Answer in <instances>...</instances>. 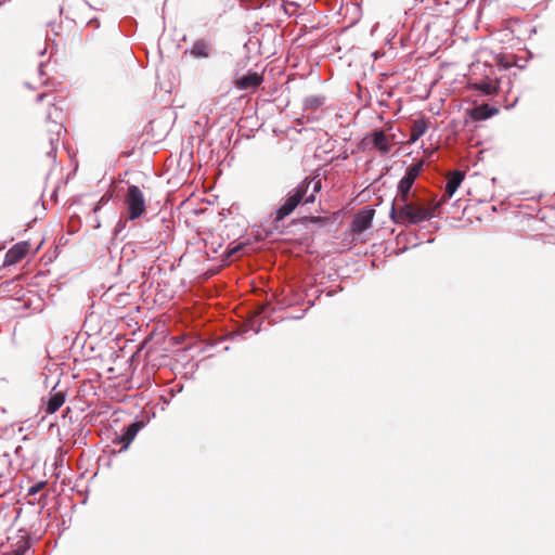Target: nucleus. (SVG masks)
Masks as SVG:
<instances>
[{"label":"nucleus","instance_id":"obj_12","mask_svg":"<svg viewBox=\"0 0 555 555\" xmlns=\"http://www.w3.org/2000/svg\"><path fill=\"white\" fill-rule=\"evenodd\" d=\"M66 393L64 391H54L50 392L49 399L46 405V413L53 414L55 413L65 402Z\"/></svg>","mask_w":555,"mask_h":555},{"label":"nucleus","instance_id":"obj_13","mask_svg":"<svg viewBox=\"0 0 555 555\" xmlns=\"http://www.w3.org/2000/svg\"><path fill=\"white\" fill-rule=\"evenodd\" d=\"M498 113V108L489 106L488 104H481L472 111L470 116L475 120H485L496 115Z\"/></svg>","mask_w":555,"mask_h":555},{"label":"nucleus","instance_id":"obj_20","mask_svg":"<svg viewBox=\"0 0 555 555\" xmlns=\"http://www.w3.org/2000/svg\"><path fill=\"white\" fill-rule=\"evenodd\" d=\"M322 220L321 217H310V221L313 222V223H318Z\"/></svg>","mask_w":555,"mask_h":555},{"label":"nucleus","instance_id":"obj_16","mask_svg":"<svg viewBox=\"0 0 555 555\" xmlns=\"http://www.w3.org/2000/svg\"><path fill=\"white\" fill-rule=\"evenodd\" d=\"M472 88L481 91L486 95H494L499 92V86L489 81L475 82L472 85Z\"/></svg>","mask_w":555,"mask_h":555},{"label":"nucleus","instance_id":"obj_15","mask_svg":"<svg viewBox=\"0 0 555 555\" xmlns=\"http://www.w3.org/2000/svg\"><path fill=\"white\" fill-rule=\"evenodd\" d=\"M423 166H424L423 160H418L416 164H413L412 166H410L406 169L405 175L403 176L402 180L414 184L415 180L417 179V177L420 176V173L423 170Z\"/></svg>","mask_w":555,"mask_h":555},{"label":"nucleus","instance_id":"obj_3","mask_svg":"<svg viewBox=\"0 0 555 555\" xmlns=\"http://www.w3.org/2000/svg\"><path fill=\"white\" fill-rule=\"evenodd\" d=\"M128 218L130 220L139 219L146 210L145 198L142 191L137 185H130L125 196Z\"/></svg>","mask_w":555,"mask_h":555},{"label":"nucleus","instance_id":"obj_18","mask_svg":"<svg viewBox=\"0 0 555 555\" xmlns=\"http://www.w3.org/2000/svg\"><path fill=\"white\" fill-rule=\"evenodd\" d=\"M46 487V481H39L28 489V495H35Z\"/></svg>","mask_w":555,"mask_h":555},{"label":"nucleus","instance_id":"obj_21","mask_svg":"<svg viewBox=\"0 0 555 555\" xmlns=\"http://www.w3.org/2000/svg\"><path fill=\"white\" fill-rule=\"evenodd\" d=\"M313 201H314V196H313V195H311V196H309V197H307V198L305 199V203H311V202H313Z\"/></svg>","mask_w":555,"mask_h":555},{"label":"nucleus","instance_id":"obj_9","mask_svg":"<svg viewBox=\"0 0 555 555\" xmlns=\"http://www.w3.org/2000/svg\"><path fill=\"white\" fill-rule=\"evenodd\" d=\"M412 186V183L401 179L398 184V193L392 202V206L401 205L402 203L417 198L415 192H411Z\"/></svg>","mask_w":555,"mask_h":555},{"label":"nucleus","instance_id":"obj_4","mask_svg":"<svg viewBox=\"0 0 555 555\" xmlns=\"http://www.w3.org/2000/svg\"><path fill=\"white\" fill-rule=\"evenodd\" d=\"M375 210L372 208H363L359 210L352 220L351 231L353 233H362L372 225Z\"/></svg>","mask_w":555,"mask_h":555},{"label":"nucleus","instance_id":"obj_1","mask_svg":"<svg viewBox=\"0 0 555 555\" xmlns=\"http://www.w3.org/2000/svg\"><path fill=\"white\" fill-rule=\"evenodd\" d=\"M441 206L440 202L434 199L415 198L391 206L390 218L395 223L418 224L434 217L435 211Z\"/></svg>","mask_w":555,"mask_h":555},{"label":"nucleus","instance_id":"obj_5","mask_svg":"<svg viewBox=\"0 0 555 555\" xmlns=\"http://www.w3.org/2000/svg\"><path fill=\"white\" fill-rule=\"evenodd\" d=\"M465 178V172L455 170L447 175V183L443 195L439 201L441 204L451 198Z\"/></svg>","mask_w":555,"mask_h":555},{"label":"nucleus","instance_id":"obj_17","mask_svg":"<svg viewBox=\"0 0 555 555\" xmlns=\"http://www.w3.org/2000/svg\"><path fill=\"white\" fill-rule=\"evenodd\" d=\"M29 547H30L29 540L25 537H21L20 540L14 545L12 555H25L26 552L29 550Z\"/></svg>","mask_w":555,"mask_h":555},{"label":"nucleus","instance_id":"obj_6","mask_svg":"<svg viewBox=\"0 0 555 555\" xmlns=\"http://www.w3.org/2000/svg\"><path fill=\"white\" fill-rule=\"evenodd\" d=\"M29 248L30 245L27 242H21L15 244L7 251L4 264L12 266L20 262L27 256Z\"/></svg>","mask_w":555,"mask_h":555},{"label":"nucleus","instance_id":"obj_8","mask_svg":"<svg viewBox=\"0 0 555 555\" xmlns=\"http://www.w3.org/2000/svg\"><path fill=\"white\" fill-rule=\"evenodd\" d=\"M211 52V44L205 39L196 40L190 49H186L183 54H190L196 59H208Z\"/></svg>","mask_w":555,"mask_h":555},{"label":"nucleus","instance_id":"obj_19","mask_svg":"<svg viewBox=\"0 0 555 555\" xmlns=\"http://www.w3.org/2000/svg\"><path fill=\"white\" fill-rule=\"evenodd\" d=\"M242 248H243V246H242V245H236L235 247L228 249V251H227L228 257H232V256H234V255H235L236 253H238Z\"/></svg>","mask_w":555,"mask_h":555},{"label":"nucleus","instance_id":"obj_2","mask_svg":"<svg viewBox=\"0 0 555 555\" xmlns=\"http://www.w3.org/2000/svg\"><path fill=\"white\" fill-rule=\"evenodd\" d=\"M309 185V181H304L287 194L286 199L275 212V222L284 220L297 208L307 194Z\"/></svg>","mask_w":555,"mask_h":555},{"label":"nucleus","instance_id":"obj_7","mask_svg":"<svg viewBox=\"0 0 555 555\" xmlns=\"http://www.w3.org/2000/svg\"><path fill=\"white\" fill-rule=\"evenodd\" d=\"M371 137L374 147H376L380 154L386 155L390 152L393 145V138L391 135H387L382 130H375Z\"/></svg>","mask_w":555,"mask_h":555},{"label":"nucleus","instance_id":"obj_22","mask_svg":"<svg viewBox=\"0 0 555 555\" xmlns=\"http://www.w3.org/2000/svg\"><path fill=\"white\" fill-rule=\"evenodd\" d=\"M320 189V181L314 185V190H319Z\"/></svg>","mask_w":555,"mask_h":555},{"label":"nucleus","instance_id":"obj_14","mask_svg":"<svg viewBox=\"0 0 555 555\" xmlns=\"http://www.w3.org/2000/svg\"><path fill=\"white\" fill-rule=\"evenodd\" d=\"M427 130V124L424 119L414 120L411 126L410 142L417 141Z\"/></svg>","mask_w":555,"mask_h":555},{"label":"nucleus","instance_id":"obj_10","mask_svg":"<svg viewBox=\"0 0 555 555\" xmlns=\"http://www.w3.org/2000/svg\"><path fill=\"white\" fill-rule=\"evenodd\" d=\"M263 80L262 75L257 73H248L247 75L237 78L234 85L240 90H255Z\"/></svg>","mask_w":555,"mask_h":555},{"label":"nucleus","instance_id":"obj_11","mask_svg":"<svg viewBox=\"0 0 555 555\" xmlns=\"http://www.w3.org/2000/svg\"><path fill=\"white\" fill-rule=\"evenodd\" d=\"M141 427L142 424L140 422L131 423L126 427L125 431L119 437H117V439L114 442L121 443L122 446L120 450H126L132 442V440L135 438Z\"/></svg>","mask_w":555,"mask_h":555}]
</instances>
